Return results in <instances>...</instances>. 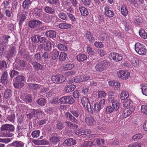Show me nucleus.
<instances>
[{
	"label": "nucleus",
	"instance_id": "16",
	"mask_svg": "<svg viewBox=\"0 0 147 147\" xmlns=\"http://www.w3.org/2000/svg\"><path fill=\"white\" fill-rule=\"evenodd\" d=\"M66 118L70 121H71L73 123L78 124L79 121L73 115L69 112H67L65 114Z\"/></svg>",
	"mask_w": 147,
	"mask_h": 147
},
{
	"label": "nucleus",
	"instance_id": "60",
	"mask_svg": "<svg viewBox=\"0 0 147 147\" xmlns=\"http://www.w3.org/2000/svg\"><path fill=\"white\" fill-rule=\"evenodd\" d=\"M75 133L76 135L78 136H81L86 134V132H85V131H83L81 129L75 130Z\"/></svg>",
	"mask_w": 147,
	"mask_h": 147
},
{
	"label": "nucleus",
	"instance_id": "13",
	"mask_svg": "<svg viewBox=\"0 0 147 147\" xmlns=\"http://www.w3.org/2000/svg\"><path fill=\"white\" fill-rule=\"evenodd\" d=\"M19 53L22 57L23 58L26 59L27 60L32 62V59L28 55V53L27 52L25 49H22L19 50Z\"/></svg>",
	"mask_w": 147,
	"mask_h": 147
},
{
	"label": "nucleus",
	"instance_id": "62",
	"mask_svg": "<svg viewBox=\"0 0 147 147\" xmlns=\"http://www.w3.org/2000/svg\"><path fill=\"white\" fill-rule=\"evenodd\" d=\"M142 136L140 134H138L134 136L132 139L134 141H137L142 138Z\"/></svg>",
	"mask_w": 147,
	"mask_h": 147
},
{
	"label": "nucleus",
	"instance_id": "23",
	"mask_svg": "<svg viewBox=\"0 0 147 147\" xmlns=\"http://www.w3.org/2000/svg\"><path fill=\"white\" fill-rule=\"evenodd\" d=\"M12 93V91L11 89H7L4 91L3 97L6 99H8L11 96Z\"/></svg>",
	"mask_w": 147,
	"mask_h": 147
},
{
	"label": "nucleus",
	"instance_id": "31",
	"mask_svg": "<svg viewBox=\"0 0 147 147\" xmlns=\"http://www.w3.org/2000/svg\"><path fill=\"white\" fill-rule=\"evenodd\" d=\"M8 76V74L6 71L2 75L1 80L3 84L5 85L7 83L8 81L7 78Z\"/></svg>",
	"mask_w": 147,
	"mask_h": 147
},
{
	"label": "nucleus",
	"instance_id": "38",
	"mask_svg": "<svg viewBox=\"0 0 147 147\" xmlns=\"http://www.w3.org/2000/svg\"><path fill=\"white\" fill-rule=\"evenodd\" d=\"M79 10L81 15L84 16H87L88 14L87 9L84 7H79Z\"/></svg>",
	"mask_w": 147,
	"mask_h": 147
},
{
	"label": "nucleus",
	"instance_id": "40",
	"mask_svg": "<svg viewBox=\"0 0 147 147\" xmlns=\"http://www.w3.org/2000/svg\"><path fill=\"white\" fill-rule=\"evenodd\" d=\"M7 119L10 122L13 123L15 119V116L14 113L12 112L10 114L7 115Z\"/></svg>",
	"mask_w": 147,
	"mask_h": 147
},
{
	"label": "nucleus",
	"instance_id": "21",
	"mask_svg": "<svg viewBox=\"0 0 147 147\" xmlns=\"http://www.w3.org/2000/svg\"><path fill=\"white\" fill-rule=\"evenodd\" d=\"M9 145L14 147H24V144L20 141H15L9 144Z\"/></svg>",
	"mask_w": 147,
	"mask_h": 147
},
{
	"label": "nucleus",
	"instance_id": "3",
	"mask_svg": "<svg viewBox=\"0 0 147 147\" xmlns=\"http://www.w3.org/2000/svg\"><path fill=\"white\" fill-rule=\"evenodd\" d=\"M13 83L14 87L18 89H20L23 87L25 85L24 82L26 81L25 77L22 75H18L15 78Z\"/></svg>",
	"mask_w": 147,
	"mask_h": 147
},
{
	"label": "nucleus",
	"instance_id": "37",
	"mask_svg": "<svg viewBox=\"0 0 147 147\" xmlns=\"http://www.w3.org/2000/svg\"><path fill=\"white\" fill-rule=\"evenodd\" d=\"M44 49L46 52H49L52 50L51 43L50 41H47V43L44 45Z\"/></svg>",
	"mask_w": 147,
	"mask_h": 147
},
{
	"label": "nucleus",
	"instance_id": "25",
	"mask_svg": "<svg viewBox=\"0 0 147 147\" xmlns=\"http://www.w3.org/2000/svg\"><path fill=\"white\" fill-rule=\"evenodd\" d=\"M71 25L67 23L66 22L59 24L58 25L59 28L61 29H68L71 28Z\"/></svg>",
	"mask_w": 147,
	"mask_h": 147
},
{
	"label": "nucleus",
	"instance_id": "47",
	"mask_svg": "<svg viewBox=\"0 0 147 147\" xmlns=\"http://www.w3.org/2000/svg\"><path fill=\"white\" fill-rule=\"evenodd\" d=\"M121 11L122 13L125 16H127L128 13L127 7L126 6L124 5L121 7Z\"/></svg>",
	"mask_w": 147,
	"mask_h": 147
},
{
	"label": "nucleus",
	"instance_id": "45",
	"mask_svg": "<svg viewBox=\"0 0 147 147\" xmlns=\"http://www.w3.org/2000/svg\"><path fill=\"white\" fill-rule=\"evenodd\" d=\"M50 140L52 144L56 145L60 141L59 139L57 136H52L50 138Z\"/></svg>",
	"mask_w": 147,
	"mask_h": 147
},
{
	"label": "nucleus",
	"instance_id": "28",
	"mask_svg": "<svg viewBox=\"0 0 147 147\" xmlns=\"http://www.w3.org/2000/svg\"><path fill=\"white\" fill-rule=\"evenodd\" d=\"M85 36L89 42L93 43L95 41V39L92 34L90 31H87L85 33Z\"/></svg>",
	"mask_w": 147,
	"mask_h": 147
},
{
	"label": "nucleus",
	"instance_id": "64",
	"mask_svg": "<svg viewBox=\"0 0 147 147\" xmlns=\"http://www.w3.org/2000/svg\"><path fill=\"white\" fill-rule=\"evenodd\" d=\"M91 142L89 141L84 142L82 144L80 147H91Z\"/></svg>",
	"mask_w": 147,
	"mask_h": 147
},
{
	"label": "nucleus",
	"instance_id": "22",
	"mask_svg": "<svg viewBox=\"0 0 147 147\" xmlns=\"http://www.w3.org/2000/svg\"><path fill=\"white\" fill-rule=\"evenodd\" d=\"M24 127L23 125H17L16 127V133L19 136H22L23 135L24 132Z\"/></svg>",
	"mask_w": 147,
	"mask_h": 147
},
{
	"label": "nucleus",
	"instance_id": "19",
	"mask_svg": "<svg viewBox=\"0 0 147 147\" xmlns=\"http://www.w3.org/2000/svg\"><path fill=\"white\" fill-rule=\"evenodd\" d=\"M76 142L74 139L72 138H69L65 140L63 144L65 146H70L76 144Z\"/></svg>",
	"mask_w": 147,
	"mask_h": 147
},
{
	"label": "nucleus",
	"instance_id": "56",
	"mask_svg": "<svg viewBox=\"0 0 147 147\" xmlns=\"http://www.w3.org/2000/svg\"><path fill=\"white\" fill-rule=\"evenodd\" d=\"M20 73L18 71L15 70H12L9 73L10 77L13 78L16 76H18L19 74Z\"/></svg>",
	"mask_w": 147,
	"mask_h": 147
},
{
	"label": "nucleus",
	"instance_id": "54",
	"mask_svg": "<svg viewBox=\"0 0 147 147\" xmlns=\"http://www.w3.org/2000/svg\"><path fill=\"white\" fill-rule=\"evenodd\" d=\"M34 57L35 60L38 62H40L42 60V59L39 53H36L34 56Z\"/></svg>",
	"mask_w": 147,
	"mask_h": 147
},
{
	"label": "nucleus",
	"instance_id": "49",
	"mask_svg": "<svg viewBox=\"0 0 147 147\" xmlns=\"http://www.w3.org/2000/svg\"><path fill=\"white\" fill-rule=\"evenodd\" d=\"M129 95V94L127 92L123 90L121 94V99L123 100L126 99L128 97Z\"/></svg>",
	"mask_w": 147,
	"mask_h": 147
},
{
	"label": "nucleus",
	"instance_id": "10",
	"mask_svg": "<svg viewBox=\"0 0 147 147\" xmlns=\"http://www.w3.org/2000/svg\"><path fill=\"white\" fill-rule=\"evenodd\" d=\"M42 13V7L39 5L33 9L32 10V14L36 17H41Z\"/></svg>",
	"mask_w": 147,
	"mask_h": 147
},
{
	"label": "nucleus",
	"instance_id": "59",
	"mask_svg": "<svg viewBox=\"0 0 147 147\" xmlns=\"http://www.w3.org/2000/svg\"><path fill=\"white\" fill-rule=\"evenodd\" d=\"M57 47L59 50L61 51H66L67 50V48L65 45L61 44H59Z\"/></svg>",
	"mask_w": 147,
	"mask_h": 147
},
{
	"label": "nucleus",
	"instance_id": "24",
	"mask_svg": "<svg viewBox=\"0 0 147 147\" xmlns=\"http://www.w3.org/2000/svg\"><path fill=\"white\" fill-rule=\"evenodd\" d=\"M16 52L15 48L13 46H11L9 48L7 55L9 57H13L14 56Z\"/></svg>",
	"mask_w": 147,
	"mask_h": 147
},
{
	"label": "nucleus",
	"instance_id": "20",
	"mask_svg": "<svg viewBox=\"0 0 147 147\" xmlns=\"http://www.w3.org/2000/svg\"><path fill=\"white\" fill-rule=\"evenodd\" d=\"M32 142L33 144L38 145H47L48 143L47 140L45 139L41 140H33Z\"/></svg>",
	"mask_w": 147,
	"mask_h": 147
},
{
	"label": "nucleus",
	"instance_id": "46",
	"mask_svg": "<svg viewBox=\"0 0 147 147\" xmlns=\"http://www.w3.org/2000/svg\"><path fill=\"white\" fill-rule=\"evenodd\" d=\"M42 57L43 59H45V60L44 62L45 63H47V59H50L51 57V55L48 52H46L45 51V52H44L42 54Z\"/></svg>",
	"mask_w": 147,
	"mask_h": 147
},
{
	"label": "nucleus",
	"instance_id": "52",
	"mask_svg": "<svg viewBox=\"0 0 147 147\" xmlns=\"http://www.w3.org/2000/svg\"><path fill=\"white\" fill-rule=\"evenodd\" d=\"M74 67V65L73 64L67 63L63 67V69L64 71H67L71 69Z\"/></svg>",
	"mask_w": 147,
	"mask_h": 147
},
{
	"label": "nucleus",
	"instance_id": "42",
	"mask_svg": "<svg viewBox=\"0 0 147 147\" xmlns=\"http://www.w3.org/2000/svg\"><path fill=\"white\" fill-rule=\"evenodd\" d=\"M41 36L37 34H34L31 38L32 41L35 43H37L40 42Z\"/></svg>",
	"mask_w": 147,
	"mask_h": 147
},
{
	"label": "nucleus",
	"instance_id": "43",
	"mask_svg": "<svg viewBox=\"0 0 147 147\" xmlns=\"http://www.w3.org/2000/svg\"><path fill=\"white\" fill-rule=\"evenodd\" d=\"M47 3L54 5L55 7H58L59 5V0H47Z\"/></svg>",
	"mask_w": 147,
	"mask_h": 147
},
{
	"label": "nucleus",
	"instance_id": "44",
	"mask_svg": "<svg viewBox=\"0 0 147 147\" xmlns=\"http://www.w3.org/2000/svg\"><path fill=\"white\" fill-rule=\"evenodd\" d=\"M139 34L140 36L144 39L147 38V34L145 30L142 29H140L139 31Z\"/></svg>",
	"mask_w": 147,
	"mask_h": 147
},
{
	"label": "nucleus",
	"instance_id": "5",
	"mask_svg": "<svg viewBox=\"0 0 147 147\" xmlns=\"http://www.w3.org/2000/svg\"><path fill=\"white\" fill-rule=\"evenodd\" d=\"M81 103L83 107L90 113L92 114L93 111L91 107L89 99L86 96H83L81 99Z\"/></svg>",
	"mask_w": 147,
	"mask_h": 147
},
{
	"label": "nucleus",
	"instance_id": "4",
	"mask_svg": "<svg viewBox=\"0 0 147 147\" xmlns=\"http://www.w3.org/2000/svg\"><path fill=\"white\" fill-rule=\"evenodd\" d=\"M135 49L136 52L140 55H144L146 53V48L142 44L138 42L136 43L135 45Z\"/></svg>",
	"mask_w": 147,
	"mask_h": 147
},
{
	"label": "nucleus",
	"instance_id": "57",
	"mask_svg": "<svg viewBox=\"0 0 147 147\" xmlns=\"http://www.w3.org/2000/svg\"><path fill=\"white\" fill-rule=\"evenodd\" d=\"M7 47V44L5 42H0V51L3 52L6 49Z\"/></svg>",
	"mask_w": 147,
	"mask_h": 147
},
{
	"label": "nucleus",
	"instance_id": "63",
	"mask_svg": "<svg viewBox=\"0 0 147 147\" xmlns=\"http://www.w3.org/2000/svg\"><path fill=\"white\" fill-rule=\"evenodd\" d=\"M129 111L127 109L124 110L122 111V115L124 118H126L128 116H129L131 114Z\"/></svg>",
	"mask_w": 147,
	"mask_h": 147
},
{
	"label": "nucleus",
	"instance_id": "15",
	"mask_svg": "<svg viewBox=\"0 0 147 147\" xmlns=\"http://www.w3.org/2000/svg\"><path fill=\"white\" fill-rule=\"evenodd\" d=\"M111 58L115 62H118L122 59V57L121 54L116 53H111L110 54Z\"/></svg>",
	"mask_w": 147,
	"mask_h": 147
},
{
	"label": "nucleus",
	"instance_id": "34",
	"mask_svg": "<svg viewBox=\"0 0 147 147\" xmlns=\"http://www.w3.org/2000/svg\"><path fill=\"white\" fill-rule=\"evenodd\" d=\"M36 102L38 105L41 107H43L46 104L47 101L45 99L41 98L38 99L36 101Z\"/></svg>",
	"mask_w": 147,
	"mask_h": 147
},
{
	"label": "nucleus",
	"instance_id": "36",
	"mask_svg": "<svg viewBox=\"0 0 147 147\" xmlns=\"http://www.w3.org/2000/svg\"><path fill=\"white\" fill-rule=\"evenodd\" d=\"M55 127L57 129L61 130L64 127V123L61 121H57Z\"/></svg>",
	"mask_w": 147,
	"mask_h": 147
},
{
	"label": "nucleus",
	"instance_id": "51",
	"mask_svg": "<svg viewBox=\"0 0 147 147\" xmlns=\"http://www.w3.org/2000/svg\"><path fill=\"white\" fill-rule=\"evenodd\" d=\"M7 67V65L5 61H0V70H5Z\"/></svg>",
	"mask_w": 147,
	"mask_h": 147
},
{
	"label": "nucleus",
	"instance_id": "27",
	"mask_svg": "<svg viewBox=\"0 0 147 147\" xmlns=\"http://www.w3.org/2000/svg\"><path fill=\"white\" fill-rule=\"evenodd\" d=\"M26 14L25 13H22L19 16L18 20L19 22V24L20 27L22 26L23 23L24 22V21L26 19Z\"/></svg>",
	"mask_w": 147,
	"mask_h": 147
},
{
	"label": "nucleus",
	"instance_id": "33",
	"mask_svg": "<svg viewBox=\"0 0 147 147\" xmlns=\"http://www.w3.org/2000/svg\"><path fill=\"white\" fill-rule=\"evenodd\" d=\"M125 26V30L126 31H128L131 28L132 26L131 23L129 20H126L123 21Z\"/></svg>",
	"mask_w": 147,
	"mask_h": 147
},
{
	"label": "nucleus",
	"instance_id": "61",
	"mask_svg": "<svg viewBox=\"0 0 147 147\" xmlns=\"http://www.w3.org/2000/svg\"><path fill=\"white\" fill-rule=\"evenodd\" d=\"M104 140L102 139L97 138L96 139L95 142V145L98 146L100 145L104 144Z\"/></svg>",
	"mask_w": 147,
	"mask_h": 147
},
{
	"label": "nucleus",
	"instance_id": "9",
	"mask_svg": "<svg viewBox=\"0 0 147 147\" xmlns=\"http://www.w3.org/2000/svg\"><path fill=\"white\" fill-rule=\"evenodd\" d=\"M65 78L62 75H58L53 76L51 78L53 82L54 83L59 84L63 83L65 80Z\"/></svg>",
	"mask_w": 147,
	"mask_h": 147
},
{
	"label": "nucleus",
	"instance_id": "39",
	"mask_svg": "<svg viewBox=\"0 0 147 147\" xmlns=\"http://www.w3.org/2000/svg\"><path fill=\"white\" fill-rule=\"evenodd\" d=\"M32 64L34 69L36 70H38L41 69L42 67V65L36 61H34L32 62Z\"/></svg>",
	"mask_w": 147,
	"mask_h": 147
},
{
	"label": "nucleus",
	"instance_id": "58",
	"mask_svg": "<svg viewBox=\"0 0 147 147\" xmlns=\"http://www.w3.org/2000/svg\"><path fill=\"white\" fill-rule=\"evenodd\" d=\"M67 55L66 53L61 52L59 56V59L61 61H64L66 59Z\"/></svg>",
	"mask_w": 147,
	"mask_h": 147
},
{
	"label": "nucleus",
	"instance_id": "32",
	"mask_svg": "<svg viewBox=\"0 0 147 147\" xmlns=\"http://www.w3.org/2000/svg\"><path fill=\"white\" fill-rule=\"evenodd\" d=\"M46 35L48 37L55 38L56 36V32L53 30H49L46 32Z\"/></svg>",
	"mask_w": 147,
	"mask_h": 147
},
{
	"label": "nucleus",
	"instance_id": "50",
	"mask_svg": "<svg viewBox=\"0 0 147 147\" xmlns=\"http://www.w3.org/2000/svg\"><path fill=\"white\" fill-rule=\"evenodd\" d=\"M67 14L63 12H60L58 15L59 17L61 19L65 21L67 20Z\"/></svg>",
	"mask_w": 147,
	"mask_h": 147
},
{
	"label": "nucleus",
	"instance_id": "26",
	"mask_svg": "<svg viewBox=\"0 0 147 147\" xmlns=\"http://www.w3.org/2000/svg\"><path fill=\"white\" fill-rule=\"evenodd\" d=\"M32 2L30 0H25L22 3L23 8L24 9H27L31 6Z\"/></svg>",
	"mask_w": 147,
	"mask_h": 147
},
{
	"label": "nucleus",
	"instance_id": "7",
	"mask_svg": "<svg viewBox=\"0 0 147 147\" xmlns=\"http://www.w3.org/2000/svg\"><path fill=\"white\" fill-rule=\"evenodd\" d=\"M27 63L23 60H19L17 62L13 65V69L19 71H23L26 66Z\"/></svg>",
	"mask_w": 147,
	"mask_h": 147
},
{
	"label": "nucleus",
	"instance_id": "12",
	"mask_svg": "<svg viewBox=\"0 0 147 147\" xmlns=\"http://www.w3.org/2000/svg\"><path fill=\"white\" fill-rule=\"evenodd\" d=\"M42 24V23L41 21L35 19L30 20L28 23V26L32 28H34L38 26H40Z\"/></svg>",
	"mask_w": 147,
	"mask_h": 147
},
{
	"label": "nucleus",
	"instance_id": "53",
	"mask_svg": "<svg viewBox=\"0 0 147 147\" xmlns=\"http://www.w3.org/2000/svg\"><path fill=\"white\" fill-rule=\"evenodd\" d=\"M71 113L76 118H78V117L79 116V114L80 117L82 116V115L79 113V111L77 110H73L70 111Z\"/></svg>",
	"mask_w": 147,
	"mask_h": 147
},
{
	"label": "nucleus",
	"instance_id": "41",
	"mask_svg": "<svg viewBox=\"0 0 147 147\" xmlns=\"http://www.w3.org/2000/svg\"><path fill=\"white\" fill-rule=\"evenodd\" d=\"M102 105L98 103H95L94 105L93 109L95 112L99 113L102 109Z\"/></svg>",
	"mask_w": 147,
	"mask_h": 147
},
{
	"label": "nucleus",
	"instance_id": "55",
	"mask_svg": "<svg viewBox=\"0 0 147 147\" xmlns=\"http://www.w3.org/2000/svg\"><path fill=\"white\" fill-rule=\"evenodd\" d=\"M40 131L39 130H36L33 131L31 133V135L32 137L37 138L39 137Z\"/></svg>",
	"mask_w": 147,
	"mask_h": 147
},
{
	"label": "nucleus",
	"instance_id": "35",
	"mask_svg": "<svg viewBox=\"0 0 147 147\" xmlns=\"http://www.w3.org/2000/svg\"><path fill=\"white\" fill-rule=\"evenodd\" d=\"M44 10L46 13H48L52 14L55 12V10L53 8L47 5L44 7Z\"/></svg>",
	"mask_w": 147,
	"mask_h": 147
},
{
	"label": "nucleus",
	"instance_id": "17",
	"mask_svg": "<svg viewBox=\"0 0 147 147\" xmlns=\"http://www.w3.org/2000/svg\"><path fill=\"white\" fill-rule=\"evenodd\" d=\"M11 1L10 0H4L1 3V9L3 10L9 9L10 8Z\"/></svg>",
	"mask_w": 147,
	"mask_h": 147
},
{
	"label": "nucleus",
	"instance_id": "6",
	"mask_svg": "<svg viewBox=\"0 0 147 147\" xmlns=\"http://www.w3.org/2000/svg\"><path fill=\"white\" fill-rule=\"evenodd\" d=\"M44 114V113L41 110L33 109L30 113L27 114L28 118L29 119L33 118H38L40 115Z\"/></svg>",
	"mask_w": 147,
	"mask_h": 147
},
{
	"label": "nucleus",
	"instance_id": "1",
	"mask_svg": "<svg viewBox=\"0 0 147 147\" xmlns=\"http://www.w3.org/2000/svg\"><path fill=\"white\" fill-rule=\"evenodd\" d=\"M1 133L4 136L10 137L13 136V134L11 132L14 131L15 128L14 126L12 125L6 124L1 126Z\"/></svg>",
	"mask_w": 147,
	"mask_h": 147
},
{
	"label": "nucleus",
	"instance_id": "30",
	"mask_svg": "<svg viewBox=\"0 0 147 147\" xmlns=\"http://www.w3.org/2000/svg\"><path fill=\"white\" fill-rule=\"evenodd\" d=\"M85 122L87 125L92 126L95 123L94 120L91 117H87L85 119Z\"/></svg>",
	"mask_w": 147,
	"mask_h": 147
},
{
	"label": "nucleus",
	"instance_id": "8",
	"mask_svg": "<svg viewBox=\"0 0 147 147\" xmlns=\"http://www.w3.org/2000/svg\"><path fill=\"white\" fill-rule=\"evenodd\" d=\"M59 101L61 104H71L75 102L74 99L70 96H63L59 99Z\"/></svg>",
	"mask_w": 147,
	"mask_h": 147
},
{
	"label": "nucleus",
	"instance_id": "11",
	"mask_svg": "<svg viewBox=\"0 0 147 147\" xmlns=\"http://www.w3.org/2000/svg\"><path fill=\"white\" fill-rule=\"evenodd\" d=\"M117 74L118 77L124 80L128 79L130 76L129 73L126 71L119 70Z\"/></svg>",
	"mask_w": 147,
	"mask_h": 147
},
{
	"label": "nucleus",
	"instance_id": "2",
	"mask_svg": "<svg viewBox=\"0 0 147 147\" xmlns=\"http://www.w3.org/2000/svg\"><path fill=\"white\" fill-rule=\"evenodd\" d=\"M110 65V63L108 61L100 59L97 61L95 69L97 72H102L105 71L107 67Z\"/></svg>",
	"mask_w": 147,
	"mask_h": 147
},
{
	"label": "nucleus",
	"instance_id": "14",
	"mask_svg": "<svg viewBox=\"0 0 147 147\" xmlns=\"http://www.w3.org/2000/svg\"><path fill=\"white\" fill-rule=\"evenodd\" d=\"M104 14L109 18L113 17L114 14V13L111 9L110 7L107 6L105 7Z\"/></svg>",
	"mask_w": 147,
	"mask_h": 147
},
{
	"label": "nucleus",
	"instance_id": "18",
	"mask_svg": "<svg viewBox=\"0 0 147 147\" xmlns=\"http://www.w3.org/2000/svg\"><path fill=\"white\" fill-rule=\"evenodd\" d=\"M76 87V85L72 84H68L65 87L64 90L65 92L66 93L70 92L73 91Z\"/></svg>",
	"mask_w": 147,
	"mask_h": 147
},
{
	"label": "nucleus",
	"instance_id": "29",
	"mask_svg": "<svg viewBox=\"0 0 147 147\" xmlns=\"http://www.w3.org/2000/svg\"><path fill=\"white\" fill-rule=\"evenodd\" d=\"M77 60L79 62H83L87 59L86 55L83 53H80L76 56Z\"/></svg>",
	"mask_w": 147,
	"mask_h": 147
},
{
	"label": "nucleus",
	"instance_id": "48",
	"mask_svg": "<svg viewBox=\"0 0 147 147\" xmlns=\"http://www.w3.org/2000/svg\"><path fill=\"white\" fill-rule=\"evenodd\" d=\"M142 93L145 95L147 96V86L144 84L140 85Z\"/></svg>",
	"mask_w": 147,
	"mask_h": 147
}]
</instances>
